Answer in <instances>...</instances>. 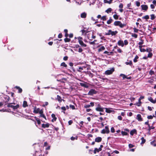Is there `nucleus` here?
<instances>
[{
  "instance_id": "obj_23",
  "label": "nucleus",
  "mask_w": 156,
  "mask_h": 156,
  "mask_svg": "<svg viewBox=\"0 0 156 156\" xmlns=\"http://www.w3.org/2000/svg\"><path fill=\"white\" fill-rule=\"evenodd\" d=\"M118 32L117 31L115 30V31H112L111 30V35H112V36H114L115 35L118 33Z\"/></svg>"
},
{
  "instance_id": "obj_60",
  "label": "nucleus",
  "mask_w": 156,
  "mask_h": 156,
  "mask_svg": "<svg viewBox=\"0 0 156 156\" xmlns=\"http://www.w3.org/2000/svg\"><path fill=\"white\" fill-rule=\"evenodd\" d=\"M45 104H43L42 105V106L43 107H45V106H47L48 105V102H45Z\"/></svg>"
},
{
  "instance_id": "obj_59",
  "label": "nucleus",
  "mask_w": 156,
  "mask_h": 156,
  "mask_svg": "<svg viewBox=\"0 0 156 156\" xmlns=\"http://www.w3.org/2000/svg\"><path fill=\"white\" fill-rule=\"evenodd\" d=\"M152 50L151 48H147L146 50V51L147 52H150L152 51Z\"/></svg>"
},
{
  "instance_id": "obj_13",
  "label": "nucleus",
  "mask_w": 156,
  "mask_h": 156,
  "mask_svg": "<svg viewBox=\"0 0 156 156\" xmlns=\"http://www.w3.org/2000/svg\"><path fill=\"white\" fill-rule=\"evenodd\" d=\"M117 44L119 46H121L122 47L124 46V44L123 43V41L122 40H119Z\"/></svg>"
},
{
  "instance_id": "obj_10",
  "label": "nucleus",
  "mask_w": 156,
  "mask_h": 156,
  "mask_svg": "<svg viewBox=\"0 0 156 156\" xmlns=\"http://www.w3.org/2000/svg\"><path fill=\"white\" fill-rule=\"evenodd\" d=\"M56 99L57 100L59 103H61L62 101H65V100L62 99L61 97L58 95H57V98H56Z\"/></svg>"
},
{
  "instance_id": "obj_4",
  "label": "nucleus",
  "mask_w": 156,
  "mask_h": 156,
  "mask_svg": "<svg viewBox=\"0 0 156 156\" xmlns=\"http://www.w3.org/2000/svg\"><path fill=\"white\" fill-rule=\"evenodd\" d=\"M104 109L105 108L101 107L100 104H98L97 107L95 108V110L98 112H103Z\"/></svg>"
},
{
  "instance_id": "obj_3",
  "label": "nucleus",
  "mask_w": 156,
  "mask_h": 156,
  "mask_svg": "<svg viewBox=\"0 0 156 156\" xmlns=\"http://www.w3.org/2000/svg\"><path fill=\"white\" fill-rule=\"evenodd\" d=\"M78 42L79 43V44L82 46V47H87V45L84 43L83 41H82L83 40V38L80 37H78Z\"/></svg>"
},
{
  "instance_id": "obj_2",
  "label": "nucleus",
  "mask_w": 156,
  "mask_h": 156,
  "mask_svg": "<svg viewBox=\"0 0 156 156\" xmlns=\"http://www.w3.org/2000/svg\"><path fill=\"white\" fill-rule=\"evenodd\" d=\"M19 105L17 104L16 105L14 106L12 105V103H8L7 107H10L13 109L14 110L18 109L19 108Z\"/></svg>"
},
{
  "instance_id": "obj_25",
  "label": "nucleus",
  "mask_w": 156,
  "mask_h": 156,
  "mask_svg": "<svg viewBox=\"0 0 156 156\" xmlns=\"http://www.w3.org/2000/svg\"><path fill=\"white\" fill-rule=\"evenodd\" d=\"M140 48V51L141 52H145L146 51V50L144 48H142L143 47L142 45H139V46Z\"/></svg>"
},
{
  "instance_id": "obj_29",
  "label": "nucleus",
  "mask_w": 156,
  "mask_h": 156,
  "mask_svg": "<svg viewBox=\"0 0 156 156\" xmlns=\"http://www.w3.org/2000/svg\"><path fill=\"white\" fill-rule=\"evenodd\" d=\"M136 132V129H134L131 130L130 132V134L131 135H133V134Z\"/></svg>"
},
{
  "instance_id": "obj_27",
  "label": "nucleus",
  "mask_w": 156,
  "mask_h": 156,
  "mask_svg": "<svg viewBox=\"0 0 156 156\" xmlns=\"http://www.w3.org/2000/svg\"><path fill=\"white\" fill-rule=\"evenodd\" d=\"M125 63L126 65H129L131 66H133L132 62L131 60H130L129 62H126Z\"/></svg>"
},
{
  "instance_id": "obj_22",
  "label": "nucleus",
  "mask_w": 156,
  "mask_h": 156,
  "mask_svg": "<svg viewBox=\"0 0 156 156\" xmlns=\"http://www.w3.org/2000/svg\"><path fill=\"white\" fill-rule=\"evenodd\" d=\"M34 118L37 121V124L40 125L41 124V122L40 119L37 118L36 117H35Z\"/></svg>"
},
{
  "instance_id": "obj_15",
  "label": "nucleus",
  "mask_w": 156,
  "mask_h": 156,
  "mask_svg": "<svg viewBox=\"0 0 156 156\" xmlns=\"http://www.w3.org/2000/svg\"><path fill=\"white\" fill-rule=\"evenodd\" d=\"M105 112L107 113H110L111 112H114V110H111L110 108H105Z\"/></svg>"
},
{
  "instance_id": "obj_18",
  "label": "nucleus",
  "mask_w": 156,
  "mask_h": 156,
  "mask_svg": "<svg viewBox=\"0 0 156 156\" xmlns=\"http://www.w3.org/2000/svg\"><path fill=\"white\" fill-rule=\"evenodd\" d=\"M40 109L39 108H36V107H35L34 108L33 112L35 114H37L38 113L39 111H40Z\"/></svg>"
},
{
  "instance_id": "obj_43",
  "label": "nucleus",
  "mask_w": 156,
  "mask_h": 156,
  "mask_svg": "<svg viewBox=\"0 0 156 156\" xmlns=\"http://www.w3.org/2000/svg\"><path fill=\"white\" fill-rule=\"evenodd\" d=\"M121 133L122 136L127 135L128 134L125 131H122Z\"/></svg>"
},
{
  "instance_id": "obj_12",
  "label": "nucleus",
  "mask_w": 156,
  "mask_h": 156,
  "mask_svg": "<svg viewBox=\"0 0 156 156\" xmlns=\"http://www.w3.org/2000/svg\"><path fill=\"white\" fill-rule=\"evenodd\" d=\"M136 119L140 122L142 121L143 120L142 118L141 117L140 114H137L136 117Z\"/></svg>"
},
{
  "instance_id": "obj_51",
  "label": "nucleus",
  "mask_w": 156,
  "mask_h": 156,
  "mask_svg": "<svg viewBox=\"0 0 156 156\" xmlns=\"http://www.w3.org/2000/svg\"><path fill=\"white\" fill-rule=\"evenodd\" d=\"M69 107L71 108L73 110H74L75 109L74 106L71 105H69Z\"/></svg>"
},
{
  "instance_id": "obj_6",
  "label": "nucleus",
  "mask_w": 156,
  "mask_h": 156,
  "mask_svg": "<svg viewBox=\"0 0 156 156\" xmlns=\"http://www.w3.org/2000/svg\"><path fill=\"white\" fill-rule=\"evenodd\" d=\"M98 92V91H96L95 89H91L89 91L87 94L88 95L93 96L94 94H97Z\"/></svg>"
},
{
  "instance_id": "obj_36",
  "label": "nucleus",
  "mask_w": 156,
  "mask_h": 156,
  "mask_svg": "<svg viewBox=\"0 0 156 156\" xmlns=\"http://www.w3.org/2000/svg\"><path fill=\"white\" fill-rule=\"evenodd\" d=\"M111 30H110L108 31V32L107 33H105V35H111Z\"/></svg>"
},
{
  "instance_id": "obj_38",
  "label": "nucleus",
  "mask_w": 156,
  "mask_h": 156,
  "mask_svg": "<svg viewBox=\"0 0 156 156\" xmlns=\"http://www.w3.org/2000/svg\"><path fill=\"white\" fill-rule=\"evenodd\" d=\"M113 17L115 19L117 20L119 18V16L117 15V14H114L113 16Z\"/></svg>"
},
{
  "instance_id": "obj_30",
  "label": "nucleus",
  "mask_w": 156,
  "mask_h": 156,
  "mask_svg": "<svg viewBox=\"0 0 156 156\" xmlns=\"http://www.w3.org/2000/svg\"><path fill=\"white\" fill-rule=\"evenodd\" d=\"M113 21V20L111 18V17L110 18V19L108 20L107 23L108 24H109L111 23Z\"/></svg>"
},
{
  "instance_id": "obj_32",
  "label": "nucleus",
  "mask_w": 156,
  "mask_h": 156,
  "mask_svg": "<svg viewBox=\"0 0 156 156\" xmlns=\"http://www.w3.org/2000/svg\"><path fill=\"white\" fill-rule=\"evenodd\" d=\"M141 140H142L141 142V144H143L144 143H145V142H146V140L144 139V137H142L141 138Z\"/></svg>"
},
{
  "instance_id": "obj_33",
  "label": "nucleus",
  "mask_w": 156,
  "mask_h": 156,
  "mask_svg": "<svg viewBox=\"0 0 156 156\" xmlns=\"http://www.w3.org/2000/svg\"><path fill=\"white\" fill-rule=\"evenodd\" d=\"M64 41L66 43L70 41L71 39L70 38H68L67 37H66V38L64 39Z\"/></svg>"
},
{
  "instance_id": "obj_21",
  "label": "nucleus",
  "mask_w": 156,
  "mask_h": 156,
  "mask_svg": "<svg viewBox=\"0 0 156 156\" xmlns=\"http://www.w3.org/2000/svg\"><path fill=\"white\" fill-rule=\"evenodd\" d=\"M86 16L87 14L85 12L82 13L80 15L81 17L83 18H86Z\"/></svg>"
},
{
  "instance_id": "obj_57",
  "label": "nucleus",
  "mask_w": 156,
  "mask_h": 156,
  "mask_svg": "<svg viewBox=\"0 0 156 156\" xmlns=\"http://www.w3.org/2000/svg\"><path fill=\"white\" fill-rule=\"evenodd\" d=\"M43 109H41V110H40L39 112L38 113L40 114V115L43 114Z\"/></svg>"
},
{
  "instance_id": "obj_1",
  "label": "nucleus",
  "mask_w": 156,
  "mask_h": 156,
  "mask_svg": "<svg viewBox=\"0 0 156 156\" xmlns=\"http://www.w3.org/2000/svg\"><path fill=\"white\" fill-rule=\"evenodd\" d=\"M114 25L115 26H119L121 28L126 26V24H122L121 21H115L114 23Z\"/></svg>"
},
{
  "instance_id": "obj_8",
  "label": "nucleus",
  "mask_w": 156,
  "mask_h": 156,
  "mask_svg": "<svg viewBox=\"0 0 156 156\" xmlns=\"http://www.w3.org/2000/svg\"><path fill=\"white\" fill-rule=\"evenodd\" d=\"M141 7L142 10H145L146 11L148 9V6L146 5H141Z\"/></svg>"
},
{
  "instance_id": "obj_42",
  "label": "nucleus",
  "mask_w": 156,
  "mask_h": 156,
  "mask_svg": "<svg viewBox=\"0 0 156 156\" xmlns=\"http://www.w3.org/2000/svg\"><path fill=\"white\" fill-rule=\"evenodd\" d=\"M144 43V40L141 39V41L139 42L138 43V44L140 45H142V44H143Z\"/></svg>"
},
{
  "instance_id": "obj_56",
  "label": "nucleus",
  "mask_w": 156,
  "mask_h": 156,
  "mask_svg": "<svg viewBox=\"0 0 156 156\" xmlns=\"http://www.w3.org/2000/svg\"><path fill=\"white\" fill-rule=\"evenodd\" d=\"M149 74L151 75L154 74V71L151 70L149 72Z\"/></svg>"
},
{
  "instance_id": "obj_16",
  "label": "nucleus",
  "mask_w": 156,
  "mask_h": 156,
  "mask_svg": "<svg viewBox=\"0 0 156 156\" xmlns=\"http://www.w3.org/2000/svg\"><path fill=\"white\" fill-rule=\"evenodd\" d=\"M102 140V138L100 137H96L95 139V142H101Z\"/></svg>"
},
{
  "instance_id": "obj_41",
  "label": "nucleus",
  "mask_w": 156,
  "mask_h": 156,
  "mask_svg": "<svg viewBox=\"0 0 156 156\" xmlns=\"http://www.w3.org/2000/svg\"><path fill=\"white\" fill-rule=\"evenodd\" d=\"M91 107L90 104L89 105H85L84 106V108H88Z\"/></svg>"
},
{
  "instance_id": "obj_44",
  "label": "nucleus",
  "mask_w": 156,
  "mask_h": 156,
  "mask_svg": "<svg viewBox=\"0 0 156 156\" xmlns=\"http://www.w3.org/2000/svg\"><path fill=\"white\" fill-rule=\"evenodd\" d=\"M61 109L62 110H63L64 111H62V112H63L64 113H65V111L66 110V107L64 106H63L62 107H61Z\"/></svg>"
},
{
  "instance_id": "obj_49",
  "label": "nucleus",
  "mask_w": 156,
  "mask_h": 156,
  "mask_svg": "<svg viewBox=\"0 0 156 156\" xmlns=\"http://www.w3.org/2000/svg\"><path fill=\"white\" fill-rule=\"evenodd\" d=\"M132 36L135 38H137L138 37V35L136 34H133L132 35Z\"/></svg>"
},
{
  "instance_id": "obj_47",
  "label": "nucleus",
  "mask_w": 156,
  "mask_h": 156,
  "mask_svg": "<svg viewBox=\"0 0 156 156\" xmlns=\"http://www.w3.org/2000/svg\"><path fill=\"white\" fill-rule=\"evenodd\" d=\"M153 55V54L151 52H149L148 54L147 57L151 58Z\"/></svg>"
},
{
  "instance_id": "obj_34",
  "label": "nucleus",
  "mask_w": 156,
  "mask_h": 156,
  "mask_svg": "<svg viewBox=\"0 0 156 156\" xmlns=\"http://www.w3.org/2000/svg\"><path fill=\"white\" fill-rule=\"evenodd\" d=\"M142 18L143 19L148 20L149 19V16L148 15H146L145 16H143Z\"/></svg>"
},
{
  "instance_id": "obj_19",
  "label": "nucleus",
  "mask_w": 156,
  "mask_h": 156,
  "mask_svg": "<svg viewBox=\"0 0 156 156\" xmlns=\"http://www.w3.org/2000/svg\"><path fill=\"white\" fill-rule=\"evenodd\" d=\"M15 88L18 90V93H20L22 92L23 91L22 89L19 87L16 86L15 87Z\"/></svg>"
},
{
  "instance_id": "obj_53",
  "label": "nucleus",
  "mask_w": 156,
  "mask_h": 156,
  "mask_svg": "<svg viewBox=\"0 0 156 156\" xmlns=\"http://www.w3.org/2000/svg\"><path fill=\"white\" fill-rule=\"evenodd\" d=\"M136 4L137 6L139 7L140 5V2L138 1H136Z\"/></svg>"
},
{
  "instance_id": "obj_31",
  "label": "nucleus",
  "mask_w": 156,
  "mask_h": 156,
  "mask_svg": "<svg viewBox=\"0 0 156 156\" xmlns=\"http://www.w3.org/2000/svg\"><path fill=\"white\" fill-rule=\"evenodd\" d=\"M61 66H63L65 68H66L67 66V65L64 62H62L61 64Z\"/></svg>"
},
{
  "instance_id": "obj_37",
  "label": "nucleus",
  "mask_w": 156,
  "mask_h": 156,
  "mask_svg": "<svg viewBox=\"0 0 156 156\" xmlns=\"http://www.w3.org/2000/svg\"><path fill=\"white\" fill-rule=\"evenodd\" d=\"M101 20L103 21H105L106 20V16H102L101 18Z\"/></svg>"
},
{
  "instance_id": "obj_35",
  "label": "nucleus",
  "mask_w": 156,
  "mask_h": 156,
  "mask_svg": "<svg viewBox=\"0 0 156 156\" xmlns=\"http://www.w3.org/2000/svg\"><path fill=\"white\" fill-rule=\"evenodd\" d=\"M139 58V57L138 55H136V56L134 58V59H133V62H136L137 61V59H138Z\"/></svg>"
},
{
  "instance_id": "obj_11",
  "label": "nucleus",
  "mask_w": 156,
  "mask_h": 156,
  "mask_svg": "<svg viewBox=\"0 0 156 156\" xmlns=\"http://www.w3.org/2000/svg\"><path fill=\"white\" fill-rule=\"evenodd\" d=\"M80 84L81 86L87 88L89 87V86L87 85V82L85 83H80Z\"/></svg>"
},
{
  "instance_id": "obj_24",
  "label": "nucleus",
  "mask_w": 156,
  "mask_h": 156,
  "mask_svg": "<svg viewBox=\"0 0 156 156\" xmlns=\"http://www.w3.org/2000/svg\"><path fill=\"white\" fill-rule=\"evenodd\" d=\"M28 106V105L27 101H24L23 102V107L24 108H26Z\"/></svg>"
},
{
  "instance_id": "obj_40",
  "label": "nucleus",
  "mask_w": 156,
  "mask_h": 156,
  "mask_svg": "<svg viewBox=\"0 0 156 156\" xmlns=\"http://www.w3.org/2000/svg\"><path fill=\"white\" fill-rule=\"evenodd\" d=\"M148 100L154 104V100L151 97H150L148 98Z\"/></svg>"
},
{
  "instance_id": "obj_55",
  "label": "nucleus",
  "mask_w": 156,
  "mask_h": 156,
  "mask_svg": "<svg viewBox=\"0 0 156 156\" xmlns=\"http://www.w3.org/2000/svg\"><path fill=\"white\" fill-rule=\"evenodd\" d=\"M134 32L135 33H137L138 31H139V30L138 29H136V28H133Z\"/></svg>"
},
{
  "instance_id": "obj_20",
  "label": "nucleus",
  "mask_w": 156,
  "mask_h": 156,
  "mask_svg": "<svg viewBox=\"0 0 156 156\" xmlns=\"http://www.w3.org/2000/svg\"><path fill=\"white\" fill-rule=\"evenodd\" d=\"M105 49V47L104 46H102L98 49V52H100L104 50Z\"/></svg>"
},
{
  "instance_id": "obj_64",
  "label": "nucleus",
  "mask_w": 156,
  "mask_h": 156,
  "mask_svg": "<svg viewBox=\"0 0 156 156\" xmlns=\"http://www.w3.org/2000/svg\"><path fill=\"white\" fill-rule=\"evenodd\" d=\"M62 33H60L58 35V37L59 38H62Z\"/></svg>"
},
{
  "instance_id": "obj_58",
  "label": "nucleus",
  "mask_w": 156,
  "mask_h": 156,
  "mask_svg": "<svg viewBox=\"0 0 156 156\" xmlns=\"http://www.w3.org/2000/svg\"><path fill=\"white\" fill-rule=\"evenodd\" d=\"M151 144L153 145L154 147L156 146V144L154 143V141H152L151 142Z\"/></svg>"
},
{
  "instance_id": "obj_7",
  "label": "nucleus",
  "mask_w": 156,
  "mask_h": 156,
  "mask_svg": "<svg viewBox=\"0 0 156 156\" xmlns=\"http://www.w3.org/2000/svg\"><path fill=\"white\" fill-rule=\"evenodd\" d=\"M115 71V69L114 68H112L110 70H108L105 72V75H109L112 74Z\"/></svg>"
},
{
  "instance_id": "obj_17",
  "label": "nucleus",
  "mask_w": 156,
  "mask_h": 156,
  "mask_svg": "<svg viewBox=\"0 0 156 156\" xmlns=\"http://www.w3.org/2000/svg\"><path fill=\"white\" fill-rule=\"evenodd\" d=\"M49 124L47 123L46 124L44 123L42 124V127L43 128H48L49 126Z\"/></svg>"
},
{
  "instance_id": "obj_54",
  "label": "nucleus",
  "mask_w": 156,
  "mask_h": 156,
  "mask_svg": "<svg viewBox=\"0 0 156 156\" xmlns=\"http://www.w3.org/2000/svg\"><path fill=\"white\" fill-rule=\"evenodd\" d=\"M77 138H78V136H76V138L75 137H74L73 136H72L71 137L70 139L72 140H74L75 139H76V140H77Z\"/></svg>"
},
{
  "instance_id": "obj_62",
  "label": "nucleus",
  "mask_w": 156,
  "mask_h": 156,
  "mask_svg": "<svg viewBox=\"0 0 156 156\" xmlns=\"http://www.w3.org/2000/svg\"><path fill=\"white\" fill-rule=\"evenodd\" d=\"M128 44V41L126 40H125L124 41V44L125 45H127Z\"/></svg>"
},
{
  "instance_id": "obj_26",
  "label": "nucleus",
  "mask_w": 156,
  "mask_h": 156,
  "mask_svg": "<svg viewBox=\"0 0 156 156\" xmlns=\"http://www.w3.org/2000/svg\"><path fill=\"white\" fill-rule=\"evenodd\" d=\"M64 32L65 33V36L66 37H67L69 36V34H68V30L66 29H65L64 30Z\"/></svg>"
},
{
  "instance_id": "obj_45",
  "label": "nucleus",
  "mask_w": 156,
  "mask_h": 156,
  "mask_svg": "<svg viewBox=\"0 0 156 156\" xmlns=\"http://www.w3.org/2000/svg\"><path fill=\"white\" fill-rule=\"evenodd\" d=\"M39 117H43L44 119H45V120H47L45 116L44 115V114L40 115Z\"/></svg>"
},
{
  "instance_id": "obj_52",
  "label": "nucleus",
  "mask_w": 156,
  "mask_h": 156,
  "mask_svg": "<svg viewBox=\"0 0 156 156\" xmlns=\"http://www.w3.org/2000/svg\"><path fill=\"white\" fill-rule=\"evenodd\" d=\"M83 70V67H79L78 68V69L77 70V71L79 72H81V70Z\"/></svg>"
},
{
  "instance_id": "obj_48",
  "label": "nucleus",
  "mask_w": 156,
  "mask_h": 156,
  "mask_svg": "<svg viewBox=\"0 0 156 156\" xmlns=\"http://www.w3.org/2000/svg\"><path fill=\"white\" fill-rule=\"evenodd\" d=\"M97 152H99V151H98V149L97 148H95L94 151V154H95Z\"/></svg>"
},
{
  "instance_id": "obj_50",
  "label": "nucleus",
  "mask_w": 156,
  "mask_h": 156,
  "mask_svg": "<svg viewBox=\"0 0 156 156\" xmlns=\"http://www.w3.org/2000/svg\"><path fill=\"white\" fill-rule=\"evenodd\" d=\"M120 76H122L123 79H124L126 78V76H127L125 75H124V74H120Z\"/></svg>"
},
{
  "instance_id": "obj_9",
  "label": "nucleus",
  "mask_w": 156,
  "mask_h": 156,
  "mask_svg": "<svg viewBox=\"0 0 156 156\" xmlns=\"http://www.w3.org/2000/svg\"><path fill=\"white\" fill-rule=\"evenodd\" d=\"M4 98L5 100V105H6V104H8V102L9 101L10 98L8 96L6 95L4 97Z\"/></svg>"
},
{
  "instance_id": "obj_61",
  "label": "nucleus",
  "mask_w": 156,
  "mask_h": 156,
  "mask_svg": "<svg viewBox=\"0 0 156 156\" xmlns=\"http://www.w3.org/2000/svg\"><path fill=\"white\" fill-rule=\"evenodd\" d=\"M153 116L151 115H150L149 116H148L147 117V118L148 119H152L153 118Z\"/></svg>"
},
{
  "instance_id": "obj_28",
  "label": "nucleus",
  "mask_w": 156,
  "mask_h": 156,
  "mask_svg": "<svg viewBox=\"0 0 156 156\" xmlns=\"http://www.w3.org/2000/svg\"><path fill=\"white\" fill-rule=\"evenodd\" d=\"M112 10V8H109L105 11V12L108 13H109L111 12Z\"/></svg>"
},
{
  "instance_id": "obj_5",
  "label": "nucleus",
  "mask_w": 156,
  "mask_h": 156,
  "mask_svg": "<svg viewBox=\"0 0 156 156\" xmlns=\"http://www.w3.org/2000/svg\"><path fill=\"white\" fill-rule=\"evenodd\" d=\"M109 132L110 130L109 129L108 126H105V129H103L101 132V133L102 134H108L109 133Z\"/></svg>"
},
{
  "instance_id": "obj_14",
  "label": "nucleus",
  "mask_w": 156,
  "mask_h": 156,
  "mask_svg": "<svg viewBox=\"0 0 156 156\" xmlns=\"http://www.w3.org/2000/svg\"><path fill=\"white\" fill-rule=\"evenodd\" d=\"M51 116L53 118V119L51 120V121L52 122L56 121L57 118L56 117L55 115L54 114H52L51 115Z\"/></svg>"
},
{
  "instance_id": "obj_39",
  "label": "nucleus",
  "mask_w": 156,
  "mask_h": 156,
  "mask_svg": "<svg viewBox=\"0 0 156 156\" xmlns=\"http://www.w3.org/2000/svg\"><path fill=\"white\" fill-rule=\"evenodd\" d=\"M149 128L147 129V130L150 131L151 129H154L155 128V127L152 126H150V125H149V126H148Z\"/></svg>"
},
{
  "instance_id": "obj_63",
  "label": "nucleus",
  "mask_w": 156,
  "mask_h": 156,
  "mask_svg": "<svg viewBox=\"0 0 156 156\" xmlns=\"http://www.w3.org/2000/svg\"><path fill=\"white\" fill-rule=\"evenodd\" d=\"M111 132H112V133H114L115 132V129H114V128L113 127L111 128Z\"/></svg>"
},
{
  "instance_id": "obj_46",
  "label": "nucleus",
  "mask_w": 156,
  "mask_h": 156,
  "mask_svg": "<svg viewBox=\"0 0 156 156\" xmlns=\"http://www.w3.org/2000/svg\"><path fill=\"white\" fill-rule=\"evenodd\" d=\"M150 16H151V20H153L155 19V16H154V14H151L150 15Z\"/></svg>"
}]
</instances>
